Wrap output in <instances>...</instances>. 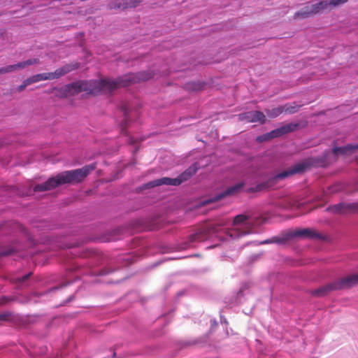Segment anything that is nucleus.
Listing matches in <instances>:
<instances>
[{"instance_id":"obj_1","label":"nucleus","mask_w":358,"mask_h":358,"mask_svg":"<svg viewBox=\"0 0 358 358\" xmlns=\"http://www.w3.org/2000/svg\"><path fill=\"white\" fill-rule=\"evenodd\" d=\"M153 77L151 71L126 74L116 79L83 80L67 84L69 96L81 92L83 98L113 93L120 87L129 86L131 83L148 80Z\"/></svg>"},{"instance_id":"obj_2","label":"nucleus","mask_w":358,"mask_h":358,"mask_svg":"<svg viewBox=\"0 0 358 358\" xmlns=\"http://www.w3.org/2000/svg\"><path fill=\"white\" fill-rule=\"evenodd\" d=\"M96 167L95 163L84 166L80 169L66 171L58 173L55 177L50 178L46 182L36 185L34 192H43L52 189L64 184H77L84 179Z\"/></svg>"},{"instance_id":"obj_3","label":"nucleus","mask_w":358,"mask_h":358,"mask_svg":"<svg viewBox=\"0 0 358 358\" xmlns=\"http://www.w3.org/2000/svg\"><path fill=\"white\" fill-rule=\"evenodd\" d=\"M358 285V273L349 275L334 282L321 286L311 292L317 297L324 296L331 292L347 289Z\"/></svg>"},{"instance_id":"obj_4","label":"nucleus","mask_w":358,"mask_h":358,"mask_svg":"<svg viewBox=\"0 0 358 358\" xmlns=\"http://www.w3.org/2000/svg\"><path fill=\"white\" fill-rule=\"evenodd\" d=\"M249 219L250 217L244 214L238 215L234 218L232 225L236 227L233 230L236 234L234 236H242L250 233L252 224L249 222ZM233 236L231 234V236Z\"/></svg>"},{"instance_id":"obj_5","label":"nucleus","mask_w":358,"mask_h":358,"mask_svg":"<svg viewBox=\"0 0 358 358\" xmlns=\"http://www.w3.org/2000/svg\"><path fill=\"white\" fill-rule=\"evenodd\" d=\"M78 66L77 63L68 64L56 69L54 72L36 74V80L39 82L42 80L58 79L66 73L77 69Z\"/></svg>"},{"instance_id":"obj_6","label":"nucleus","mask_w":358,"mask_h":358,"mask_svg":"<svg viewBox=\"0 0 358 358\" xmlns=\"http://www.w3.org/2000/svg\"><path fill=\"white\" fill-rule=\"evenodd\" d=\"M324 2L320 1L315 4H308L303 8L301 10L296 12L294 15V19L301 20L308 18L313 15L317 14L324 10L323 5Z\"/></svg>"},{"instance_id":"obj_7","label":"nucleus","mask_w":358,"mask_h":358,"mask_svg":"<svg viewBox=\"0 0 358 358\" xmlns=\"http://www.w3.org/2000/svg\"><path fill=\"white\" fill-rule=\"evenodd\" d=\"M306 124L307 122L306 121H302L297 123H289L270 131V136L271 139L280 137L291 131H294L300 128H303L306 127Z\"/></svg>"},{"instance_id":"obj_8","label":"nucleus","mask_w":358,"mask_h":358,"mask_svg":"<svg viewBox=\"0 0 358 358\" xmlns=\"http://www.w3.org/2000/svg\"><path fill=\"white\" fill-rule=\"evenodd\" d=\"M141 3L140 0H115L108 4L110 10H125L137 7Z\"/></svg>"},{"instance_id":"obj_9","label":"nucleus","mask_w":358,"mask_h":358,"mask_svg":"<svg viewBox=\"0 0 358 358\" xmlns=\"http://www.w3.org/2000/svg\"><path fill=\"white\" fill-rule=\"evenodd\" d=\"M308 167V164L306 162H301L295 164L293 167L283 171L276 176L278 179H284L288 176H292L297 173L303 172Z\"/></svg>"},{"instance_id":"obj_10","label":"nucleus","mask_w":358,"mask_h":358,"mask_svg":"<svg viewBox=\"0 0 358 358\" xmlns=\"http://www.w3.org/2000/svg\"><path fill=\"white\" fill-rule=\"evenodd\" d=\"M245 187V182H241L231 187H228L226 190L215 196L214 201L220 200L226 196L236 195L239 194Z\"/></svg>"},{"instance_id":"obj_11","label":"nucleus","mask_w":358,"mask_h":358,"mask_svg":"<svg viewBox=\"0 0 358 358\" xmlns=\"http://www.w3.org/2000/svg\"><path fill=\"white\" fill-rule=\"evenodd\" d=\"M238 119L247 123L259 122V124H264L266 120L264 113H241Z\"/></svg>"},{"instance_id":"obj_12","label":"nucleus","mask_w":358,"mask_h":358,"mask_svg":"<svg viewBox=\"0 0 358 358\" xmlns=\"http://www.w3.org/2000/svg\"><path fill=\"white\" fill-rule=\"evenodd\" d=\"M292 238L294 237H308L310 238H321V235L315 230L306 228L290 231Z\"/></svg>"},{"instance_id":"obj_13","label":"nucleus","mask_w":358,"mask_h":358,"mask_svg":"<svg viewBox=\"0 0 358 358\" xmlns=\"http://www.w3.org/2000/svg\"><path fill=\"white\" fill-rule=\"evenodd\" d=\"M198 170V164L196 163L190 166L184 172L176 178L178 180V185H180L183 182L188 180L192 176H193Z\"/></svg>"},{"instance_id":"obj_14","label":"nucleus","mask_w":358,"mask_h":358,"mask_svg":"<svg viewBox=\"0 0 358 358\" xmlns=\"http://www.w3.org/2000/svg\"><path fill=\"white\" fill-rule=\"evenodd\" d=\"M292 238L291 232L289 231L285 234H282L278 236H273L271 238L266 239L263 241L262 244H270V243H277V244H285Z\"/></svg>"},{"instance_id":"obj_15","label":"nucleus","mask_w":358,"mask_h":358,"mask_svg":"<svg viewBox=\"0 0 358 358\" xmlns=\"http://www.w3.org/2000/svg\"><path fill=\"white\" fill-rule=\"evenodd\" d=\"M162 185L178 186V180L176 178H171L168 177L162 178L150 182L146 185L148 187H153Z\"/></svg>"},{"instance_id":"obj_16","label":"nucleus","mask_w":358,"mask_h":358,"mask_svg":"<svg viewBox=\"0 0 358 358\" xmlns=\"http://www.w3.org/2000/svg\"><path fill=\"white\" fill-rule=\"evenodd\" d=\"M358 149V143L356 145L348 144L343 147H335L332 150V152L335 155H347Z\"/></svg>"},{"instance_id":"obj_17","label":"nucleus","mask_w":358,"mask_h":358,"mask_svg":"<svg viewBox=\"0 0 358 358\" xmlns=\"http://www.w3.org/2000/svg\"><path fill=\"white\" fill-rule=\"evenodd\" d=\"M48 94H55V96L63 99V98H68L69 97V90L67 89V85L61 87H54L52 89L47 90L45 92Z\"/></svg>"},{"instance_id":"obj_18","label":"nucleus","mask_w":358,"mask_h":358,"mask_svg":"<svg viewBox=\"0 0 358 358\" xmlns=\"http://www.w3.org/2000/svg\"><path fill=\"white\" fill-rule=\"evenodd\" d=\"M301 105L296 103H286L283 106H280L274 110L273 112H296L299 110Z\"/></svg>"},{"instance_id":"obj_19","label":"nucleus","mask_w":358,"mask_h":358,"mask_svg":"<svg viewBox=\"0 0 358 358\" xmlns=\"http://www.w3.org/2000/svg\"><path fill=\"white\" fill-rule=\"evenodd\" d=\"M208 236V233L206 230L199 231L189 236L190 242L202 241Z\"/></svg>"},{"instance_id":"obj_20","label":"nucleus","mask_w":358,"mask_h":358,"mask_svg":"<svg viewBox=\"0 0 358 358\" xmlns=\"http://www.w3.org/2000/svg\"><path fill=\"white\" fill-rule=\"evenodd\" d=\"M348 0H331V1H322V2H324L326 4L323 5L324 10L331 8L334 7L339 6L348 2Z\"/></svg>"},{"instance_id":"obj_21","label":"nucleus","mask_w":358,"mask_h":358,"mask_svg":"<svg viewBox=\"0 0 358 358\" xmlns=\"http://www.w3.org/2000/svg\"><path fill=\"white\" fill-rule=\"evenodd\" d=\"M20 69L19 63L0 68V75L12 73Z\"/></svg>"},{"instance_id":"obj_22","label":"nucleus","mask_w":358,"mask_h":358,"mask_svg":"<svg viewBox=\"0 0 358 358\" xmlns=\"http://www.w3.org/2000/svg\"><path fill=\"white\" fill-rule=\"evenodd\" d=\"M346 208L347 206L345 204L341 203L329 206V208H327V210L332 211L334 213H343Z\"/></svg>"},{"instance_id":"obj_23","label":"nucleus","mask_w":358,"mask_h":358,"mask_svg":"<svg viewBox=\"0 0 358 358\" xmlns=\"http://www.w3.org/2000/svg\"><path fill=\"white\" fill-rule=\"evenodd\" d=\"M40 64L38 58L29 59L26 61L19 62L20 69L25 68L27 66Z\"/></svg>"},{"instance_id":"obj_24","label":"nucleus","mask_w":358,"mask_h":358,"mask_svg":"<svg viewBox=\"0 0 358 358\" xmlns=\"http://www.w3.org/2000/svg\"><path fill=\"white\" fill-rule=\"evenodd\" d=\"M185 87L189 91H199L203 87V85L200 83H188Z\"/></svg>"},{"instance_id":"obj_25","label":"nucleus","mask_w":358,"mask_h":358,"mask_svg":"<svg viewBox=\"0 0 358 358\" xmlns=\"http://www.w3.org/2000/svg\"><path fill=\"white\" fill-rule=\"evenodd\" d=\"M12 319V313L10 312H3L0 313V325L3 322L8 321Z\"/></svg>"},{"instance_id":"obj_26","label":"nucleus","mask_w":358,"mask_h":358,"mask_svg":"<svg viewBox=\"0 0 358 358\" xmlns=\"http://www.w3.org/2000/svg\"><path fill=\"white\" fill-rule=\"evenodd\" d=\"M269 140H271L269 132L264 134L263 135L259 136L256 138V141L259 143H262V142L267 141Z\"/></svg>"},{"instance_id":"obj_27","label":"nucleus","mask_w":358,"mask_h":358,"mask_svg":"<svg viewBox=\"0 0 358 358\" xmlns=\"http://www.w3.org/2000/svg\"><path fill=\"white\" fill-rule=\"evenodd\" d=\"M122 112H131L132 110V108L131 104L129 103H123L121 105Z\"/></svg>"},{"instance_id":"obj_28","label":"nucleus","mask_w":358,"mask_h":358,"mask_svg":"<svg viewBox=\"0 0 358 358\" xmlns=\"http://www.w3.org/2000/svg\"><path fill=\"white\" fill-rule=\"evenodd\" d=\"M27 85L37 83L36 75H34L24 80Z\"/></svg>"},{"instance_id":"obj_29","label":"nucleus","mask_w":358,"mask_h":358,"mask_svg":"<svg viewBox=\"0 0 358 358\" xmlns=\"http://www.w3.org/2000/svg\"><path fill=\"white\" fill-rule=\"evenodd\" d=\"M27 84L26 83L25 80L23 81L22 84L19 85L16 89H15V91L16 92H22L27 87Z\"/></svg>"},{"instance_id":"obj_30","label":"nucleus","mask_w":358,"mask_h":358,"mask_svg":"<svg viewBox=\"0 0 358 358\" xmlns=\"http://www.w3.org/2000/svg\"><path fill=\"white\" fill-rule=\"evenodd\" d=\"M262 187L263 186L262 185H259L256 187H252V188L248 189L247 191L248 192H255L260 191L262 189Z\"/></svg>"},{"instance_id":"obj_31","label":"nucleus","mask_w":358,"mask_h":358,"mask_svg":"<svg viewBox=\"0 0 358 358\" xmlns=\"http://www.w3.org/2000/svg\"><path fill=\"white\" fill-rule=\"evenodd\" d=\"M31 273H29L27 275H23L22 278H20L18 279L19 282H24L25 280H27L28 279V278L31 275Z\"/></svg>"},{"instance_id":"obj_32","label":"nucleus","mask_w":358,"mask_h":358,"mask_svg":"<svg viewBox=\"0 0 358 358\" xmlns=\"http://www.w3.org/2000/svg\"><path fill=\"white\" fill-rule=\"evenodd\" d=\"M135 143V141L131 138L130 140H129V143Z\"/></svg>"},{"instance_id":"obj_33","label":"nucleus","mask_w":358,"mask_h":358,"mask_svg":"<svg viewBox=\"0 0 358 358\" xmlns=\"http://www.w3.org/2000/svg\"><path fill=\"white\" fill-rule=\"evenodd\" d=\"M127 115V113H124V120H125V121H126V120H127V118H128Z\"/></svg>"},{"instance_id":"obj_34","label":"nucleus","mask_w":358,"mask_h":358,"mask_svg":"<svg viewBox=\"0 0 358 358\" xmlns=\"http://www.w3.org/2000/svg\"><path fill=\"white\" fill-rule=\"evenodd\" d=\"M276 113H271V117H275L276 115H275Z\"/></svg>"},{"instance_id":"obj_35","label":"nucleus","mask_w":358,"mask_h":358,"mask_svg":"<svg viewBox=\"0 0 358 358\" xmlns=\"http://www.w3.org/2000/svg\"><path fill=\"white\" fill-rule=\"evenodd\" d=\"M116 355V353L115 352H113V357H115Z\"/></svg>"}]
</instances>
